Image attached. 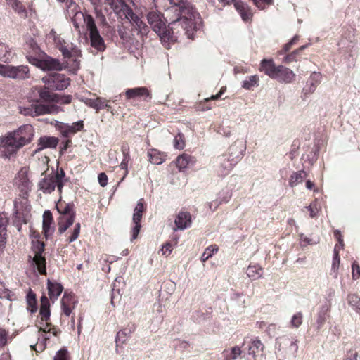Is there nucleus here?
<instances>
[{
  "label": "nucleus",
  "mask_w": 360,
  "mask_h": 360,
  "mask_svg": "<svg viewBox=\"0 0 360 360\" xmlns=\"http://www.w3.org/2000/svg\"><path fill=\"white\" fill-rule=\"evenodd\" d=\"M167 19L169 20L168 29L165 27L167 34L162 39H167L172 41H177L179 37L184 35L191 38L193 32L201 24L199 13L191 5L183 8L179 16L176 13Z\"/></svg>",
  "instance_id": "nucleus-1"
},
{
  "label": "nucleus",
  "mask_w": 360,
  "mask_h": 360,
  "mask_svg": "<svg viewBox=\"0 0 360 360\" xmlns=\"http://www.w3.org/2000/svg\"><path fill=\"white\" fill-rule=\"evenodd\" d=\"M34 136V129L31 124H24L12 131L0 136V154L10 158L20 148L29 144Z\"/></svg>",
  "instance_id": "nucleus-2"
},
{
  "label": "nucleus",
  "mask_w": 360,
  "mask_h": 360,
  "mask_svg": "<svg viewBox=\"0 0 360 360\" xmlns=\"http://www.w3.org/2000/svg\"><path fill=\"white\" fill-rule=\"evenodd\" d=\"M73 25L79 32L80 28L85 27L89 32L91 46L98 51H103L105 49L104 40L101 36L96 25L94 18L89 14L82 12H76L72 19Z\"/></svg>",
  "instance_id": "nucleus-3"
},
{
  "label": "nucleus",
  "mask_w": 360,
  "mask_h": 360,
  "mask_svg": "<svg viewBox=\"0 0 360 360\" xmlns=\"http://www.w3.org/2000/svg\"><path fill=\"white\" fill-rule=\"evenodd\" d=\"M65 173L62 169L60 172H52L50 174L46 175L38 184L39 191L45 194H48L53 191L57 187L58 191L61 192L63 186V179Z\"/></svg>",
  "instance_id": "nucleus-4"
},
{
  "label": "nucleus",
  "mask_w": 360,
  "mask_h": 360,
  "mask_svg": "<svg viewBox=\"0 0 360 360\" xmlns=\"http://www.w3.org/2000/svg\"><path fill=\"white\" fill-rule=\"evenodd\" d=\"M48 37L54 42L56 46L60 51L65 58H70L81 56V50L72 43H67L54 30L50 31Z\"/></svg>",
  "instance_id": "nucleus-5"
},
{
  "label": "nucleus",
  "mask_w": 360,
  "mask_h": 360,
  "mask_svg": "<svg viewBox=\"0 0 360 360\" xmlns=\"http://www.w3.org/2000/svg\"><path fill=\"white\" fill-rule=\"evenodd\" d=\"M27 61L44 71L62 70L63 67L58 59L48 56L44 53H41L38 56L31 55L27 56Z\"/></svg>",
  "instance_id": "nucleus-6"
},
{
  "label": "nucleus",
  "mask_w": 360,
  "mask_h": 360,
  "mask_svg": "<svg viewBox=\"0 0 360 360\" xmlns=\"http://www.w3.org/2000/svg\"><path fill=\"white\" fill-rule=\"evenodd\" d=\"M19 110L24 115L36 117L46 114H56L59 112L60 108L53 104L44 105L36 102L20 105Z\"/></svg>",
  "instance_id": "nucleus-7"
},
{
  "label": "nucleus",
  "mask_w": 360,
  "mask_h": 360,
  "mask_svg": "<svg viewBox=\"0 0 360 360\" xmlns=\"http://www.w3.org/2000/svg\"><path fill=\"white\" fill-rule=\"evenodd\" d=\"M155 4L158 8L165 11L166 19L176 13L179 16L181 10L190 5L184 0H155Z\"/></svg>",
  "instance_id": "nucleus-8"
},
{
  "label": "nucleus",
  "mask_w": 360,
  "mask_h": 360,
  "mask_svg": "<svg viewBox=\"0 0 360 360\" xmlns=\"http://www.w3.org/2000/svg\"><path fill=\"white\" fill-rule=\"evenodd\" d=\"M122 4L121 13H122L125 18L127 19L130 23L141 33H146L148 32L147 25L142 21V20L136 15L132 9L127 5L130 2L135 6L133 0H120Z\"/></svg>",
  "instance_id": "nucleus-9"
},
{
  "label": "nucleus",
  "mask_w": 360,
  "mask_h": 360,
  "mask_svg": "<svg viewBox=\"0 0 360 360\" xmlns=\"http://www.w3.org/2000/svg\"><path fill=\"white\" fill-rule=\"evenodd\" d=\"M41 80L49 88L56 91L65 89L70 84V78L60 73L49 74L42 77Z\"/></svg>",
  "instance_id": "nucleus-10"
},
{
  "label": "nucleus",
  "mask_w": 360,
  "mask_h": 360,
  "mask_svg": "<svg viewBox=\"0 0 360 360\" xmlns=\"http://www.w3.org/2000/svg\"><path fill=\"white\" fill-rule=\"evenodd\" d=\"M14 186L17 188L19 193L22 195H29L32 184L29 177V169L27 167H22L16 174L14 179Z\"/></svg>",
  "instance_id": "nucleus-11"
},
{
  "label": "nucleus",
  "mask_w": 360,
  "mask_h": 360,
  "mask_svg": "<svg viewBox=\"0 0 360 360\" xmlns=\"http://www.w3.org/2000/svg\"><path fill=\"white\" fill-rule=\"evenodd\" d=\"M32 249L34 256L32 258V264L37 268L38 272L41 274H46V261L41 256L44 252V243L38 240L32 241Z\"/></svg>",
  "instance_id": "nucleus-12"
},
{
  "label": "nucleus",
  "mask_w": 360,
  "mask_h": 360,
  "mask_svg": "<svg viewBox=\"0 0 360 360\" xmlns=\"http://www.w3.org/2000/svg\"><path fill=\"white\" fill-rule=\"evenodd\" d=\"M297 342V340L292 337H280L276 340L278 351L283 354L294 355L298 350Z\"/></svg>",
  "instance_id": "nucleus-13"
},
{
  "label": "nucleus",
  "mask_w": 360,
  "mask_h": 360,
  "mask_svg": "<svg viewBox=\"0 0 360 360\" xmlns=\"http://www.w3.org/2000/svg\"><path fill=\"white\" fill-rule=\"evenodd\" d=\"M147 19L153 30L159 35L161 39L167 37L165 31V23L162 20L160 13L156 11H151L148 13Z\"/></svg>",
  "instance_id": "nucleus-14"
},
{
  "label": "nucleus",
  "mask_w": 360,
  "mask_h": 360,
  "mask_svg": "<svg viewBox=\"0 0 360 360\" xmlns=\"http://www.w3.org/2000/svg\"><path fill=\"white\" fill-rule=\"evenodd\" d=\"M29 195L18 194V197L15 200V212L19 217L27 216L30 210V205L28 201Z\"/></svg>",
  "instance_id": "nucleus-15"
},
{
  "label": "nucleus",
  "mask_w": 360,
  "mask_h": 360,
  "mask_svg": "<svg viewBox=\"0 0 360 360\" xmlns=\"http://www.w3.org/2000/svg\"><path fill=\"white\" fill-rule=\"evenodd\" d=\"M295 77V74L290 69L283 65H278L273 79L280 82L290 83Z\"/></svg>",
  "instance_id": "nucleus-16"
},
{
  "label": "nucleus",
  "mask_w": 360,
  "mask_h": 360,
  "mask_svg": "<svg viewBox=\"0 0 360 360\" xmlns=\"http://www.w3.org/2000/svg\"><path fill=\"white\" fill-rule=\"evenodd\" d=\"M58 330L57 329H52L49 333L38 334V342L35 345H31L37 352H40L44 350L46 346V342L51 338L58 335Z\"/></svg>",
  "instance_id": "nucleus-17"
},
{
  "label": "nucleus",
  "mask_w": 360,
  "mask_h": 360,
  "mask_svg": "<svg viewBox=\"0 0 360 360\" xmlns=\"http://www.w3.org/2000/svg\"><path fill=\"white\" fill-rule=\"evenodd\" d=\"M335 234L338 237L340 244L335 245V248H334V255H333V259L332 265H331L330 274L333 275V276L334 278H337L338 274V269H339V266H340V257L338 255V249L340 247H342L343 245H342V240L340 238V236H339L340 232L336 231L335 232Z\"/></svg>",
  "instance_id": "nucleus-18"
},
{
  "label": "nucleus",
  "mask_w": 360,
  "mask_h": 360,
  "mask_svg": "<svg viewBox=\"0 0 360 360\" xmlns=\"http://www.w3.org/2000/svg\"><path fill=\"white\" fill-rule=\"evenodd\" d=\"M58 143L57 138L53 136H42L38 140V147L36 152L41 150L45 148H55Z\"/></svg>",
  "instance_id": "nucleus-19"
},
{
  "label": "nucleus",
  "mask_w": 360,
  "mask_h": 360,
  "mask_svg": "<svg viewBox=\"0 0 360 360\" xmlns=\"http://www.w3.org/2000/svg\"><path fill=\"white\" fill-rule=\"evenodd\" d=\"M175 224L177 229L184 230L189 227L191 224V217L188 212H179L175 219Z\"/></svg>",
  "instance_id": "nucleus-20"
},
{
  "label": "nucleus",
  "mask_w": 360,
  "mask_h": 360,
  "mask_svg": "<svg viewBox=\"0 0 360 360\" xmlns=\"http://www.w3.org/2000/svg\"><path fill=\"white\" fill-rule=\"evenodd\" d=\"M322 75L320 72H314L311 74L309 80L307 82L305 91L307 93H314L316 87L320 84Z\"/></svg>",
  "instance_id": "nucleus-21"
},
{
  "label": "nucleus",
  "mask_w": 360,
  "mask_h": 360,
  "mask_svg": "<svg viewBox=\"0 0 360 360\" xmlns=\"http://www.w3.org/2000/svg\"><path fill=\"white\" fill-rule=\"evenodd\" d=\"M75 214H60L58 219V231L64 233L75 221Z\"/></svg>",
  "instance_id": "nucleus-22"
},
{
  "label": "nucleus",
  "mask_w": 360,
  "mask_h": 360,
  "mask_svg": "<svg viewBox=\"0 0 360 360\" xmlns=\"http://www.w3.org/2000/svg\"><path fill=\"white\" fill-rule=\"evenodd\" d=\"M263 344L259 340L252 339L248 342L246 349L248 354L255 357L263 351Z\"/></svg>",
  "instance_id": "nucleus-23"
},
{
  "label": "nucleus",
  "mask_w": 360,
  "mask_h": 360,
  "mask_svg": "<svg viewBox=\"0 0 360 360\" xmlns=\"http://www.w3.org/2000/svg\"><path fill=\"white\" fill-rule=\"evenodd\" d=\"M276 67L272 60L264 59L261 62L260 71L264 72L266 75L273 79L274 75H276Z\"/></svg>",
  "instance_id": "nucleus-24"
},
{
  "label": "nucleus",
  "mask_w": 360,
  "mask_h": 360,
  "mask_svg": "<svg viewBox=\"0 0 360 360\" xmlns=\"http://www.w3.org/2000/svg\"><path fill=\"white\" fill-rule=\"evenodd\" d=\"M48 290L49 295L51 300H56L63 292V287L62 285L57 282H51L48 280Z\"/></svg>",
  "instance_id": "nucleus-25"
},
{
  "label": "nucleus",
  "mask_w": 360,
  "mask_h": 360,
  "mask_svg": "<svg viewBox=\"0 0 360 360\" xmlns=\"http://www.w3.org/2000/svg\"><path fill=\"white\" fill-rule=\"evenodd\" d=\"M241 354L242 350L238 346L226 349L221 354L223 360H237Z\"/></svg>",
  "instance_id": "nucleus-26"
},
{
  "label": "nucleus",
  "mask_w": 360,
  "mask_h": 360,
  "mask_svg": "<svg viewBox=\"0 0 360 360\" xmlns=\"http://www.w3.org/2000/svg\"><path fill=\"white\" fill-rule=\"evenodd\" d=\"M148 156L152 164L159 165L165 162L167 155L156 149H150L148 152Z\"/></svg>",
  "instance_id": "nucleus-27"
},
{
  "label": "nucleus",
  "mask_w": 360,
  "mask_h": 360,
  "mask_svg": "<svg viewBox=\"0 0 360 360\" xmlns=\"http://www.w3.org/2000/svg\"><path fill=\"white\" fill-rule=\"evenodd\" d=\"M86 104L89 107L94 108L97 111L105 108H110L108 105V101L101 97H97L96 99H87Z\"/></svg>",
  "instance_id": "nucleus-28"
},
{
  "label": "nucleus",
  "mask_w": 360,
  "mask_h": 360,
  "mask_svg": "<svg viewBox=\"0 0 360 360\" xmlns=\"http://www.w3.org/2000/svg\"><path fill=\"white\" fill-rule=\"evenodd\" d=\"M13 55L12 49L8 44L0 41V60L4 63H9Z\"/></svg>",
  "instance_id": "nucleus-29"
},
{
  "label": "nucleus",
  "mask_w": 360,
  "mask_h": 360,
  "mask_svg": "<svg viewBox=\"0 0 360 360\" xmlns=\"http://www.w3.org/2000/svg\"><path fill=\"white\" fill-rule=\"evenodd\" d=\"M52 221L53 218L51 213L49 211H45L43 214V232L46 238L53 233V228L51 226Z\"/></svg>",
  "instance_id": "nucleus-30"
},
{
  "label": "nucleus",
  "mask_w": 360,
  "mask_h": 360,
  "mask_svg": "<svg viewBox=\"0 0 360 360\" xmlns=\"http://www.w3.org/2000/svg\"><path fill=\"white\" fill-rule=\"evenodd\" d=\"M39 314L41 321H47L50 318L49 301L45 296H43L41 298Z\"/></svg>",
  "instance_id": "nucleus-31"
},
{
  "label": "nucleus",
  "mask_w": 360,
  "mask_h": 360,
  "mask_svg": "<svg viewBox=\"0 0 360 360\" xmlns=\"http://www.w3.org/2000/svg\"><path fill=\"white\" fill-rule=\"evenodd\" d=\"M30 69L27 65H18L14 68V79L24 80L30 78Z\"/></svg>",
  "instance_id": "nucleus-32"
},
{
  "label": "nucleus",
  "mask_w": 360,
  "mask_h": 360,
  "mask_svg": "<svg viewBox=\"0 0 360 360\" xmlns=\"http://www.w3.org/2000/svg\"><path fill=\"white\" fill-rule=\"evenodd\" d=\"M236 9L240 13L243 20H248L251 18V13L249 11L248 6L243 2L235 0L233 1Z\"/></svg>",
  "instance_id": "nucleus-33"
},
{
  "label": "nucleus",
  "mask_w": 360,
  "mask_h": 360,
  "mask_svg": "<svg viewBox=\"0 0 360 360\" xmlns=\"http://www.w3.org/2000/svg\"><path fill=\"white\" fill-rule=\"evenodd\" d=\"M143 96H149L148 90L146 87L129 89L126 91V96L128 99Z\"/></svg>",
  "instance_id": "nucleus-34"
},
{
  "label": "nucleus",
  "mask_w": 360,
  "mask_h": 360,
  "mask_svg": "<svg viewBox=\"0 0 360 360\" xmlns=\"http://www.w3.org/2000/svg\"><path fill=\"white\" fill-rule=\"evenodd\" d=\"M144 210H145V205L143 203V200L140 199L134 210V214H133V218H132L134 224H137V223L140 224Z\"/></svg>",
  "instance_id": "nucleus-35"
},
{
  "label": "nucleus",
  "mask_w": 360,
  "mask_h": 360,
  "mask_svg": "<svg viewBox=\"0 0 360 360\" xmlns=\"http://www.w3.org/2000/svg\"><path fill=\"white\" fill-rule=\"evenodd\" d=\"M306 177L307 173L303 170L295 172L290 177L289 185L291 187H295L299 184H301L306 179Z\"/></svg>",
  "instance_id": "nucleus-36"
},
{
  "label": "nucleus",
  "mask_w": 360,
  "mask_h": 360,
  "mask_svg": "<svg viewBox=\"0 0 360 360\" xmlns=\"http://www.w3.org/2000/svg\"><path fill=\"white\" fill-rule=\"evenodd\" d=\"M39 97L45 102H54L56 94H51L46 87L37 88Z\"/></svg>",
  "instance_id": "nucleus-37"
},
{
  "label": "nucleus",
  "mask_w": 360,
  "mask_h": 360,
  "mask_svg": "<svg viewBox=\"0 0 360 360\" xmlns=\"http://www.w3.org/2000/svg\"><path fill=\"white\" fill-rule=\"evenodd\" d=\"M191 160L192 157L191 155L184 153L177 157L176 160V167L179 168V170L186 169L188 166Z\"/></svg>",
  "instance_id": "nucleus-38"
},
{
  "label": "nucleus",
  "mask_w": 360,
  "mask_h": 360,
  "mask_svg": "<svg viewBox=\"0 0 360 360\" xmlns=\"http://www.w3.org/2000/svg\"><path fill=\"white\" fill-rule=\"evenodd\" d=\"M262 273V269L257 265H250L248 267L246 271L247 276L252 280L259 278Z\"/></svg>",
  "instance_id": "nucleus-39"
},
{
  "label": "nucleus",
  "mask_w": 360,
  "mask_h": 360,
  "mask_svg": "<svg viewBox=\"0 0 360 360\" xmlns=\"http://www.w3.org/2000/svg\"><path fill=\"white\" fill-rule=\"evenodd\" d=\"M7 4L22 16L26 15V9L18 0H7Z\"/></svg>",
  "instance_id": "nucleus-40"
},
{
  "label": "nucleus",
  "mask_w": 360,
  "mask_h": 360,
  "mask_svg": "<svg viewBox=\"0 0 360 360\" xmlns=\"http://www.w3.org/2000/svg\"><path fill=\"white\" fill-rule=\"evenodd\" d=\"M259 77L257 75H252L243 82L242 86L245 89H251L252 87L258 86Z\"/></svg>",
  "instance_id": "nucleus-41"
},
{
  "label": "nucleus",
  "mask_w": 360,
  "mask_h": 360,
  "mask_svg": "<svg viewBox=\"0 0 360 360\" xmlns=\"http://www.w3.org/2000/svg\"><path fill=\"white\" fill-rule=\"evenodd\" d=\"M219 248L215 245H212L207 247L201 256V260L202 262H206L208 259L212 257V255L218 251Z\"/></svg>",
  "instance_id": "nucleus-42"
},
{
  "label": "nucleus",
  "mask_w": 360,
  "mask_h": 360,
  "mask_svg": "<svg viewBox=\"0 0 360 360\" xmlns=\"http://www.w3.org/2000/svg\"><path fill=\"white\" fill-rule=\"evenodd\" d=\"M104 3L110 6V8L117 14L121 13L122 4L120 0H104Z\"/></svg>",
  "instance_id": "nucleus-43"
},
{
  "label": "nucleus",
  "mask_w": 360,
  "mask_h": 360,
  "mask_svg": "<svg viewBox=\"0 0 360 360\" xmlns=\"http://www.w3.org/2000/svg\"><path fill=\"white\" fill-rule=\"evenodd\" d=\"M0 298L6 299L10 301L15 300L14 294L7 289L2 283H0Z\"/></svg>",
  "instance_id": "nucleus-44"
},
{
  "label": "nucleus",
  "mask_w": 360,
  "mask_h": 360,
  "mask_svg": "<svg viewBox=\"0 0 360 360\" xmlns=\"http://www.w3.org/2000/svg\"><path fill=\"white\" fill-rule=\"evenodd\" d=\"M129 162V155L127 153H124V158L121 162V163L119 165V167L120 169L124 170L123 176L121 179L120 181H123L124 179L127 176L129 171H128V164Z\"/></svg>",
  "instance_id": "nucleus-45"
},
{
  "label": "nucleus",
  "mask_w": 360,
  "mask_h": 360,
  "mask_svg": "<svg viewBox=\"0 0 360 360\" xmlns=\"http://www.w3.org/2000/svg\"><path fill=\"white\" fill-rule=\"evenodd\" d=\"M70 297L68 296L64 295L61 300V304L63 313L69 316L72 313V309L73 307L71 306V303H69V300Z\"/></svg>",
  "instance_id": "nucleus-46"
},
{
  "label": "nucleus",
  "mask_w": 360,
  "mask_h": 360,
  "mask_svg": "<svg viewBox=\"0 0 360 360\" xmlns=\"http://www.w3.org/2000/svg\"><path fill=\"white\" fill-rule=\"evenodd\" d=\"M173 145L176 149L182 150L185 147V140L183 134L179 132L173 140Z\"/></svg>",
  "instance_id": "nucleus-47"
},
{
  "label": "nucleus",
  "mask_w": 360,
  "mask_h": 360,
  "mask_svg": "<svg viewBox=\"0 0 360 360\" xmlns=\"http://www.w3.org/2000/svg\"><path fill=\"white\" fill-rule=\"evenodd\" d=\"M348 303L356 311H360V298L356 294H349L348 295Z\"/></svg>",
  "instance_id": "nucleus-48"
},
{
  "label": "nucleus",
  "mask_w": 360,
  "mask_h": 360,
  "mask_svg": "<svg viewBox=\"0 0 360 360\" xmlns=\"http://www.w3.org/2000/svg\"><path fill=\"white\" fill-rule=\"evenodd\" d=\"M11 338L8 332L5 329L0 328V350L2 349L9 342Z\"/></svg>",
  "instance_id": "nucleus-49"
},
{
  "label": "nucleus",
  "mask_w": 360,
  "mask_h": 360,
  "mask_svg": "<svg viewBox=\"0 0 360 360\" xmlns=\"http://www.w3.org/2000/svg\"><path fill=\"white\" fill-rule=\"evenodd\" d=\"M83 127V123L82 121L76 122L71 126H68L66 130L64 131L66 135L68 134H75L77 131L81 130Z\"/></svg>",
  "instance_id": "nucleus-50"
},
{
  "label": "nucleus",
  "mask_w": 360,
  "mask_h": 360,
  "mask_svg": "<svg viewBox=\"0 0 360 360\" xmlns=\"http://www.w3.org/2000/svg\"><path fill=\"white\" fill-rule=\"evenodd\" d=\"M80 228H81V226H80L79 223H77L74 226V228H73L72 231H71V234L69 236V238H68V241L69 243H72L77 239V238L79 235V233H80Z\"/></svg>",
  "instance_id": "nucleus-51"
},
{
  "label": "nucleus",
  "mask_w": 360,
  "mask_h": 360,
  "mask_svg": "<svg viewBox=\"0 0 360 360\" xmlns=\"http://www.w3.org/2000/svg\"><path fill=\"white\" fill-rule=\"evenodd\" d=\"M52 329H56L53 326L48 323L47 321H41L39 326L38 333H45L52 331Z\"/></svg>",
  "instance_id": "nucleus-52"
},
{
  "label": "nucleus",
  "mask_w": 360,
  "mask_h": 360,
  "mask_svg": "<svg viewBox=\"0 0 360 360\" xmlns=\"http://www.w3.org/2000/svg\"><path fill=\"white\" fill-rule=\"evenodd\" d=\"M302 323V314L300 312L294 314L291 319L290 324L293 328H298Z\"/></svg>",
  "instance_id": "nucleus-53"
},
{
  "label": "nucleus",
  "mask_w": 360,
  "mask_h": 360,
  "mask_svg": "<svg viewBox=\"0 0 360 360\" xmlns=\"http://www.w3.org/2000/svg\"><path fill=\"white\" fill-rule=\"evenodd\" d=\"M71 100L72 96L70 95L60 96L56 94V98L54 102L60 104H69L71 102Z\"/></svg>",
  "instance_id": "nucleus-54"
},
{
  "label": "nucleus",
  "mask_w": 360,
  "mask_h": 360,
  "mask_svg": "<svg viewBox=\"0 0 360 360\" xmlns=\"http://www.w3.org/2000/svg\"><path fill=\"white\" fill-rule=\"evenodd\" d=\"M27 302L28 304L32 307L31 309L32 312H34L36 311L37 308L35 306L36 300H35V295L32 292H29L27 295Z\"/></svg>",
  "instance_id": "nucleus-55"
},
{
  "label": "nucleus",
  "mask_w": 360,
  "mask_h": 360,
  "mask_svg": "<svg viewBox=\"0 0 360 360\" xmlns=\"http://www.w3.org/2000/svg\"><path fill=\"white\" fill-rule=\"evenodd\" d=\"M14 68L13 65H6L3 77L14 79Z\"/></svg>",
  "instance_id": "nucleus-56"
},
{
  "label": "nucleus",
  "mask_w": 360,
  "mask_h": 360,
  "mask_svg": "<svg viewBox=\"0 0 360 360\" xmlns=\"http://www.w3.org/2000/svg\"><path fill=\"white\" fill-rule=\"evenodd\" d=\"M53 360H68V351L65 349L59 350L55 355Z\"/></svg>",
  "instance_id": "nucleus-57"
},
{
  "label": "nucleus",
  "mask_w": 360,
  "mask_h": 360,
  "mask_svg": "<svg viewBox=\"0 0 360 360\" xmlns=\"http://www.w3.org/2000/svg\"><path fill=\"white\" fill-rule=\"evenodd\" d=\"M255 6L260 8L264 9L268 5H269L272 0H252Z\"/></svg>",
  "instance_id": "nucleus-58"
},
{
  "label": "nucleus",
  "mask_w": 360,
  "mask_h": 360,
  "mask_svg": "<svg viewBox=\"0 0 360 360\" xmlns=\"http://www.w3.org/2000/svg\"><path fill=\"white\" fill-rule=\"evenodd\" d=\"M98 183L101 186H102V187L106 186L108 184V176L105 174V173H104V172L100 173L98 176Z\"/></svg>",
  "instance_id": "nucleus-59"
},
{
  "label": "nucleus",
  "mask_w": 360,
  "mask_h": 360,
  "mask_svg": "<svg viewBox=\"0 0 360 360\" xmlns=\"http://www.w3.org/2000/svg\"><path fill=\"white\" fill-rule=\"evenodd\" d=\"M8 224V219L5 214H0V230L6 231V226Z\"/></svg>",
  "instance_id": "nucleus-60"
},
{
  "label": "nucleus",
  "mask_w": 360,
  "mask_h": 360,
  "mask_svg": "<svg viewBox=\"0 0 360 360\" xmlns=\"http://www.w3.org/2000/svg\"><path fill=\"white\" fill-rule=\"evenodd\" d=\"M352 277L354 279H357L360 277V266L354 262L352 264Z\"/></svg>",
  "instance_id": "nucleus-61"
},
{
  "label": "nucleus",
  "mask_w": 360,
  "mask_h": 360,
  "mask_svg": "<svg viewBox=\"0 0 360 360\" xmlns=\"http://www.w3.org/2000/svg\"><path fill=\"white\" fill-rule=\"evenodd\" d=\"M140 229H141V224L139 223L134 224V226L131 230V233H132V237L131 239V241L135 240L138 237V235L140 232Z\"/></svg>",
  "instance_id": "nucleus-62"
},
{
  "label": "nucleus",
  "mask_w": 360,
  "mask_h": 360,
  "mask_svg": "<svg viewBox=\"0 0 360 360\" xmlns=\"http://www.w3.org/2000/svg\"><path fill=\"white\" fill-rule=\"evenodd\" d=\"M6 231H1L0 230V252L3 250L4 248L6 243Z\"/></svg>",
  "instance_id": "nucleus-63"
},
{
  "label": "nucleus",
  "mask_w": 360,
  "mask_h": 360,
  "mask_svg": "<svg viewBox=\"0 0 360 360\" xmlns=\"http://www.w3.org/2000/svg\"><path fill=\"white\" fill-rule=\"evenodd\" d=\"M298 40V37L295 36L288 43L284 45L283 46V51L287 52L289 51L291 48V46L296 43V41Z\"/></svg>",
  "instance_id": "nucleus-64"
}]
</instances>
